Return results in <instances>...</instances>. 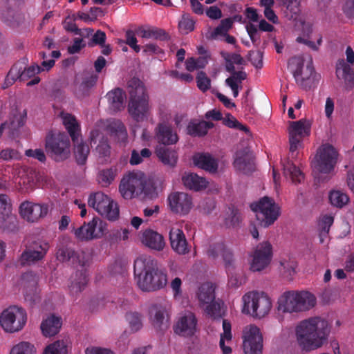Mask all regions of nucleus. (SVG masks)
I'll use <instances>...</instances> for the list:
<instances>
[{"mask_svg": "<svg viewBox=\"0 0 354 354\" xmlns=\"http://www.w3.org/2000/svg\"><path fill=\"white\" fill-rule=\"evenodd\" d=\"M330 330L328 321L323 318L315 317L305 319L296 328L298 344L306 351L320 348L327 340Z\"/></svg>", "mask_w": 354, "mask_h": 354, "instance_id": "obj_1", "label": "nucleus"}, {"mask_svg": "<svg viewBox=\"0 0 354 354\" xmlns=\"http://www.w3.org/2000/svg\"><path fill=\"white\" fill-rule=\"evenodd\" d=\"M156 266V261L151 257H140L135 260L134 274L142 291H155L166 286V273Z\"/></svg>", "mask_w": 354, "mask_h": 354, "instance_id": "obj_2", "label": "nucleus"}, {"mask_svg": "<svg viewBox=\"0 0 354 354\" xmlns=\"http://www.w3.org/2000/svg\"><path fill=\"white\" fill-rule=\"evenodd\" d=\"M128 91L130 95L129 112L135 120L142 121L149 111L146 88L140 79L133 77L128 82Z\"/></svg>", "mask_w": 354, "mask_h": 354, "instance_id": "obj_3", "label": "nucleus"}, {"mask_svg": "<svg viewBox=\"0 0 354 354\" xmlns=\"http://www.w3.org/2000/svg\"><path fill=\"white\" fill-rule=\"evenodd\" d=\"M315 297L308 291H287L278 299V308L283 313L308 310L315 306Z\"/></svg>", "mask_w": 354, "mask_h": 354, "instance_id": "obj_4", "label": "nucleus"}, {"mask_svg": "<svg viewBox=\"0 0 354 354\" xmlns=\"http://www.w3.org/2000/svg\"><path fill=\"white\" fill-rule=\"evenodd\" d=\"M302 57H293L288 61L297 84L304 89H310L314 83L316 73L313 67V58L308 56L304 65Z\"/></svg>", "mask_w": 354, "mask_h": 354, "instance_id": "obj_5", "label": "nucleus"}, {"mask_svg": "<svg viewBox=\"0 0 354 354\" xmlns=\"http://www.w3.org/2000/svg\"><path fill=\"white\" fill-rule=\"evenodd\" d=\"M70 147L69 138L64 132L50 131L46 137V151L56 162L63 161L68 158Z\"/></svg>", "mask_w": 354, "mask_h": 354, "instance_id": "obj_6", "label": "nucleus"}, {"mask_svg": "<svg viewBox=\"0 0 354 354\" xmlns=\"http://www.w3.org/2000/svg\"><path fill=\"white\" fill-rule=\"evenodd\" d=\"M251 209L256 213L261 226L267 227L272 225L280 216V207L274 199L264 196L258 202L251 203Z\"/></svg>", "mask_w": 354, "mask_h": 354, "instance_id": "obj_7", "label": "nucleus"}, {"mask_svg": "<svg viewBox=\"0 0 354 354\" xmlns=\"http://www.w3.org/2000/svg\"><path fill=\"white\" fill-rule=\"evenodd\" d=\"M243 312L252 316L261 318L270 311L272 303L264 292H250L243 297Z\"/></svg>", "mask_w": 354, "mask_h": 354, "instance_id": "obj_8", "label": "nucleus"}, {"mask_svg": "<svg viewBox=\"0 0 354 354\" xmlns=\"http://www.w3.org/2000/svg\"><path fill=\"white\" fill-rule=\"evenodd\" d=\"M88 205L109 221H114L119 218L117 203L102 192L91 193L88 198Z\"/></svg>", "mask_w": 354, "mask_h": 354, "instance_id": "obj_9", "label": "nucleus"}, {"mask_svg": "<svg viewBox=\"0 0 354 354\" xmlns=\"http://www.w3.org/2000/svg\"><path fill=\"white\" fill-rule=\"evenodd\" d=\"M27 322V313L24 308L18 306H11L3 310L0 315V325L10 333L19 332L23 329Z\"/></svg>", "mask_w": 354, "mask_h": 354, "instance_id": "obj_10", "label": "nucleus"}, {"mask_svg": "<svg viewBox=\"0 0 354 354\" xmlns=\"http://www.w3.org/2000/svg\"><path fill=\"white\" fill-rule=\"evenodd\" d=\"M338 153L335 149L326 145L320 147L313 162L314 169L319 173L330 174L337 162Z\"/></svg>", "mask_w": 354, "mask_h": 354, "instance_id": "obj_11", "label": "nucleus"}, {"mask_svg": "<svg viewBox=\"0 0 354 354\" xmlns=\"http://www.w3.org/2000/svg\"><path fill=\"white\" fill-rule=\"evenodd\" d=\"M106 229V223L100 218L94 217L91 221L84 224L75 230V237L80 241H91L103 236Z\"/></svg>", "mask_w": 354, "mask_h": 354, "instance_id": "obj_12", "label": "nucleus"}, {"mask_svg": "<svg viewBox=\"0 0 354 354\" xmlns=\"http://www.w3.org/2000/svg\"><path fill=\"white\" fill-rule=\"evenodd\" d=\"M346 60L339 59L336 64V76L344 82L345 87L350 91L354 87V71L351 64H354V51L351 46L346 50Z\"/></svg>", "mask_w": 354, "mask_h": 354, "instance_id": "obj_13", "label": "nucleus"}, {"mask_svg": "<svg viewBox=\"0 0 354 354\" xmlns=\"http://www.w3.org/2000/svg\"><path fill=\"white\" fill-rule=\"evenodd\" d=\"M167 203L171 212L180 216L189 214L193 207L192 197L185 192L171 193L167 197Z\"/></svg>", "mask_w": 354, "mask_h": 354, "instance_id": "obj_14", "label": "nucleus"}, {"mask_svg": "<svg viewBox=\"0 0 354 354\" xmlns=\"http://www.w3.org/2000/svg\"><path fill=\"white\" fill-rule=\"evenodd\" d=\"M243 338L245 354H262L263 337L257 326L250 325L245 327Z\"/></svg>", "mask_w": 354, "mask_h": 354, "instance_id": "obj_15", "label": "nucleus"}, {"mask_svg": "<svg viewBox=\"0 0 354 354\" xmlns=\"http://www.w3.org/2000/svg\"><path fill=\"white\" fill-rule=\"evenodd\" d=\"M143 173L129 172L124 176L119 185V191L125 199H131L135 196L138 191L143 189Z\"/></svg>", "mask_w": 354, "mask_h": 354, "instance_id": "obj_16", "label": "nucleus"}, {"mask_svg": "<svg viewBox=\"0 0 354 354\" xmlns=\"http://www.w3.org/2000/svg\"><path fill=\"white\" fill-rule=\"evenodd\" d=\"M290 151L292 154L295 152L306 136L310 133V125L305 120L290 122L288 128Z\"/></svg>", "mask_w": 354, "mask_h": 354, "instance_id": "obj_17", "label": "nucleus"}, {"mask_svg": "<svg viewBox=\"0 0 354 354\" xmlns=\"http://www.w3.org/2000/svg\"><path fill=\"white\" fill-rule=\"evenodd\" d=\"M272 245L268 241H264L256 247L250 263L252 271H261L270 264L272 257Z\"/></svg>", "mask_w": 354, "mask_h": 354, "instance_id": "obj_18", "label": "nucleus"}, {"mask_svg": "<svg viewBox=\"0 0 354 354\" xmlns=\"http://www.w3.org/2000/svg\"><path fill=\"white\" fill-rule=\"evenodd\" d=\"M48 211L47 205L32 203L29 201L23 202L19 206L21 216L28 222H36L45 216Z\"/></svg>", "mask_w": 354, "mask_h": 354, "instance_id": "obj_19", "label": "nucleus"}, {"mask_svg": "<svg viewBox=\"0 0 354 354\" xmlns=\"http://www.w3.org/2000/svg\"><path fill=\"white\" fill-rule=\"evenodd\" d=\"M57 257L62 261H71L73 264H77L84 268L88 264L90 256L84 252H77L74 249L62 246L57 252Z\"/></svg>", "mask_w": 354, "mask_h": 354, "instance_id": "obj_20", "label": "nucleus"}, {"mask_svg": "<svg viewBox=\"0 0 354 354\" xmlns=\"http://www.w3.org/2000/svg\"><path fill=\"white\" fill-rule=\"evenodd\" d=\"M197 319L194 313L189 312L180 317L174 327L175 333L183 337L194 335L196 330Z\"/></svg>", "mask_w": 354, "mask_h": 354, "instance_id": "obj_21", "label": "nucleus"}, {"mask_svg": "<svg viewBox=\"0 0 354 354\" xmlns=\"http://www.w3.org/2000/svg\"><path fill=\"white\" fill-rule=\"evenodd\" d=\"M234 167L245 174H250L255 170L252 153L248 149L239 150L235 153Z\"/></svg>", "mask_w": 354, "mask_h": 354, "instance_id": "obj_22", "label": "nucleus"}, {"mask_svg": "<svg viewBox=\"0 0 354 354\" xmlns=\"http://www.w3.org/2000/svg\"><path fill=\"white\" fill-rule=\"evenodd\" d=\"M142 243L151 250L161 251L165 246L163 236L151 229L145 230L142 234Z\"/></svg>", "mask_w": 354, "mask_h": 354, "instance_id": "obj_23", "label": "nucleus"}, {"mask_svg": "<svg viewBox=\"0 0 354 354\" xmlns=\"http://www.w3.org/2000/svg\"><path fill=\"white\" fill-rule=\"evenodd\" d=\"M171 248L179 254L189 252L187 242L183 231L179 228H171L169 232Z\"/></svg>", "mask_w": 354, "mask_h": 354, "instance_id": "obj_24", "label": "nucleus"}, {"mask_svg": "<svg viewBox=\"0 0 354 354\" xmlns=\"http://www.w3.org/2000/svg\"><path fill=\"white\" fill-rule=\"evenodd\" d=\"M149 313L155 327L160 330L168 328L169 316L165 306L161 304H154L150 308Z\"/></svg>", "mask_w": 354, "mask_h": 354, "instance_id": "obj_25", "label": "nucleus"}, {"mask_svg": "<svg viewBox=\"0 0 354 354\" xmlns=\"http://www.w3.org/2000/svg\"><path fill=\"white\" fill-rule=\"evenodd\" d=\"M156 137L158 142L164 145H171L177 142L178 137L174 132L170 125L166 123H160L156 128Z\"/></svg>", "mask_w": 354, "mask_h": 354, "instance_id": "obj_26", "label": "nucleus"}, {"mask_svg": "<svg viewBox=\"0 0 354 354\" xmlns=\"http://www.w3.org/2000/svg\"><path fill=\"white\" fill-rule=\"evenodd\" d=\"M193 162L196 167L209 173H216L218 169V161L209 153H198L193 156Z\"/></svg>", "mask_w": 354, "mask_h": 354, "instance_id": "obj_27", "label": "nucleus"}, {"mask_svg": "<svg viewBox=\"0 0 354 354\" xmlns=\"http://www.w3.org/2000/svg\"><path fill=\"white\" fill-rule=\"evenodd\" d=\"M62 325L60 317L50 315L44 319L41 324V330L45 337H52L59 332Z\"/></svg>", "mask_w": 354, "mask_h": 354, "instance_id": "obj_28", "label": "nucleus"}, {"mask_svg": "<svg viewBox=\"0 0 354 354\" xmlns=\"http://www.w3.org/2000/svg\"><path fill=\"white\" fill-rule=\"evenodd\" d=\"M214 127L211 122L204 120L198 121L192 120L187 126V133L192 137H203L205 136L208 130Z\"/></svg>", "mask_w": 354, "mask_h": 354, "instance_id": "obj_29", "label": "nucleus"}, {"mask_svg": "<svg viewBox=\"0 0 354 354\" xmlns=\"http://www.w3.org/2000/svg\"><path fill=\"white\" fill-rule=\"evenodd\" d=\"M182 181L186 188L196 192L205 189L208 184V182L205 178L201 177L194 173L183 176Z\"/></svg>", "mask_w": 354, "mask_h": 354, "instance_id": "obj_30", "label": "nucleus"}, {"mask_svg": "<svg viewBox=\"0 0 354 354\" xmlns=\"http://www.w3.org/2000/svg\"><path fill=\"white\" fill-rule=\"evenodd\" d=\"M156 153L158 159L165 165L169 166V167L176 166L178 160L176 151L165 146H160L156 148Z\"/></svg>", "mask_w": 354, "mask_h": 354, "instance_id": "obj_31", "label": "nucleus"}, {"mask_svg": "<svg viewBox=\"0 0 354 354\" xmlns=\"http://www.w3.org/2000/svg\"><path fill=\"white\" fill-rule=\"evenodd\" d=\"M242 220L240 211L232 205L224 214L223 225L227 228H237L240 227Z\"/></svg>", "mask_w": 354, "mask_h": 354, "instance_id": "obj_32", "label": "nucleus"}, {"mask_svg": "<svg viewBox=\"0 0 354 354\" xmlns=\"http://www.w3.org/2000/svg\"><path fill=\"white\" fill-rule=\"evenodd\" d=\"M44 250L41 251L33 250L28 245L20 256V263L22 266H31L41 261L44 257Z\"/></svg>", "mask_w": 354, "mask_h": 354, "instance_id": "obj_33", "label": "nucleus"}, {"mask_svg": "<svg viewBox=\"0 0 354 354\" xmlns=\"http://www.w3.org/2000/svg\"><path fill=\"white\" fill-rule=\"evenodd\" d=\"M91 144H96L97 140L99 143L95 147L97 152L101 156H107L110 153V146L106 139L104 138L99 130L95 129L91 132Z\"/></svg>", "mask_w": 354, "mask_h": 354, "instance_id": "obj_34", "label": "nucleus"}, {"mask_svg": "<svg viewBox=\"0 0 354 354\" xmlns=\"http://www.w3.org/2000/svg\"><path fill=\"white\" fill-rule=\"evenodd\" d=\"M110 108L113 111H118L124 106L125 93L121 88H117L106 94Z\"/></svg>", "mask_w": 354, "mask_h": 354, "instance_id": "obj_35", "label": "nucleus"}, {"mask_svg": "<svg viewBox=\"0 0 354 354\" xmlns=\"http://www.w3.org/2000/svg\"><path fill=\"white\" fill-rule=\"evenodd\" d=\"M71 284L70 286V291L71 293H78L82 292L88 281L87 271L86 269L77 270L75 272V277H72Z\"/></svg>", "mask_w": 354, "mask_h": 354, "instance_id": "obj_36", "label": "nucleus"}, {"mask_svg": "<svg viewBox=\"0 0 354 354\" xmlns=\"http://www.w3.org/2000/svg\"><path fill=\"white\" fill-rule=\"evenodd\" d=\"M136 33L138 37L142 38H153L162 41L167 40L168 39L167 33L164 30L158 28L147 29L143 26H140L136 30Z\"/></svg>", "mask_w": 354, "mask_h": 354, "instance_id": "obj_37", "label": "nucleus"}, {"mask_svg": "<svg viewBox=\"0 0 354 354\" xmlns=\"http://www.w3.org/2000/svg\"><path fill=\"white\" fill-rule=\"evenodd\" d=\"M197 295L201 305L207 304L215 299V287L211 283H203L199 287Z\"/></svg>", "mask_w": 354, "mask_h": 354, "instance_id": "obj_38", "label": "nucleus"}, {"mask_svg": "<svg viewBox=\"0 0 354 354\" xmlns=\"http://www.w3.org/2000/svg\"><path fill=\"white\" fill-rule=\"evenodd\" d=\"M283 174L294 183H299L304 179V174L291 161L287 160L283 164Z\"/></svg>", "mask_w": 354, "mask_h": 354, "instance_id": "obj_39", "label": "nucleus"}, {"mask_svg": "<svg viewBox=\"0 0 354 354\" xmlns=\"http://www.w3.org/2000/svg\"><path fill=\"white\" fill-rule=\"evenodd\" d=\"M64 124L73 143H75L79 138L80 131V127L76 119L74 116L67 114L64 118Z\"/></svg>", "mask_w": 354, "mask_h": 354, "instance_id": "obj_40", "label": "nucleus"}, {"mask_svg": "<svg viewBox=\"0 0 354 354\" xmlns=\"http://www.w3.org/2000/svg\"><path fill=\"white\" fill-rule=\"evenodd\" d=\"M221 55L226 62V71L231 74L229 77H232L234 80H238L240 84H242V82L247 78V73L243 71H235L234 64L230 59V53L222 52Z\"/></svg>", "mask_w": 354, "mask_h": 354, "instance_id": "obj_41", "label": "nucleus"}, {"mask_svg": "<svg viewBox=\"0 0 354 354\" xmlns=\"http://www.w3.org/2000/svg\"><path fill=\"white\" fill-rule=\"evenodd\" d=\"M12 212V205L10 199L7 194H0V218L6 221L9 219L12 221L15 219L11 214Z\"/></svg>", "mask_w": 354, "mask_h": 354, "instance_id": "obj_42", "label": "nucleus"}, {"mask_svg": "<svg viewBox=\"0 0 354 354\" xmlns=\"http://www.w3.org/2000/svg\"><path fill=\"white\" fill-rule=\"evenodd\" d=\"M74 153L77 163L81 165H84L90 152L88 145L82 142H79L77 140V141L74 143Z\"/></svg>", "mask_w": 354, "mask_h": 354, "instance_id": "obj_43", "label": "nucleus"}, {"mask_svg": "<svg viewBox=\"0 0 354 354\" xmlns=\"http://www.w3.org/2000/svg\"><path fill=\"white\" fill-rule=\"evenodd\" d=\"M205 312L214 319H220L224 316V311L223 310V302L220 300H216L206 304Z\"/></svg>", "mask_w": 354, "mask_h": 354, "instance_id": "obj_44", "label": "nucleus"}, {"mask_svg": "<svg viewBox=\"0 0 354 354\" xmlns=\"http://www.w3.org/2000/svg\"><path fill=\"white\" fill-rule=\"evenodd\" d=\"M24 64L23 62H17L12 66L6 78V87L12 85L17 80L22 81Z\"/></svg>", "mask_w": 354, "mask_h": 354, "instance_id": "obj_45", "label": "nucleus"}, {"mask_svg": "<svg viewBox=\"0 0 354 354\" xmlns=\"http://www.w3.org/2000/svg\"><path fill=\"white\" fill-rule=\"evenodd\" d=\"M334 222V217L331 215H324L319 222V241L321 243L324 242L325 238L327 237L330 228Z\"/></svg>", "mask_w": 354, "mask_h": 354, "instance_id": "obj_46", "label": "nucleus"}, {"mask_svg": "<svg viewBox=\"0 0 354 354\" xmlns=\"http://www.w3.org/2000/svg\"><path fill=\"white\" fill-rule=\"evenodd\" d=\"M328 198L330 204L338 208H342L349 201L348 195L339 190L330 191Z\"/></svg>", "mask_w": 354, "mask_h": 354, "instance_id": "obj_47", "label": "nucleus"}, {"mask_svg": "<svg viewBox=\"0 0 354 354\" xmlns=\"http://www.w3.org/2000/svg\"><path fill=\"white\" fill-rule=\"evenodd\" d=\"M118 169L115 167L101 170L97 175V180L103 187H108L115 179Z\"/></svg>", "mask_w": 354, "mask_h": 354, "instance_id": "obj_48", "label": "nucleus"}, {"mask_svg": "<svg viewBox=\"0 0 354 354\" xmlns=\"http://www.w3.org/2000/svg\"><path fill=\"white\" fill-rule=\"evenodd\" d=\"M107 130L111 135L117 136L118 139L125 140L127 136L126 128L120 120H114L107 126Z\"/></svg>", "mask_w": 354, "mask_h": 354, "instance_id": "obj_49", "label": "nucleus"}, {"mask_svg": "<svg viewBox=\"0 0 354 354\" xmlns=\"http://www.w3.org/2000/svg\"><path fill=\"white\" fill-rule=\"evenodd\" d=\"M97 80V76L96 75H92L85 78L80 85L79 91L82 92V93L78 94L79 97H82L88 95L89 90L95 85Z\"/></svg>", "mask_w": 354, "mask_h": 354, "instance_id": "obj_50", "label": "nucleus"}, {"mask_svg": "<svg viewBox=\"0 0 354 354\" xmlns=\"http://www.w3.org/2000/svg\"><path fill=\"white\" fill-rule=\"evenodd\" d=\"M126 319L129 322L131 330L133 332L138 331L142 326L141 315L138 313H127L126 314Z\"/></svg>", "mask_w": 354, "mask_h": 354, "instance_id": "obj_51", "label": "nucleus"}, {"mask_svg": "<svg viewBox=\"0 0 354 354\" xmlns=\"http://www.w3.org/2000/svg\"><path fill=\"white\" fill-rule=\"evenodd\" d=\"M35 349L33 345L26 342H21L14 346L10 354H35Z\"/></svg>", "mask_w": 354, "mask_h": 354, "instance_id": "obj_52", "label": "nucleus"}, {"mask_svg": "<svg viewBox=\"0 0 354 354\" xmlns=\"http://www.w3.org/2000/svg\"><path fill=\"white\" fill-rule=\"evenodd\" d=\"M194 21L187 15H183L178 23V28L183 34H187L194 29Z\"/></svg>", "mask_w": 354, "mask_h": 354, "instance_id": "obj_53", "label": "nucleus"}, {"mask_svg": "<svg viewBox=\"0 0 354 354\" xmlns=\"http://www.w3.org/2000/svg\"><path fill=\"white\" fill-rule=\"evenodd\" d=\"M27 112L24 110L22 113H14L12 118L10 119V128L17 130L23 127L26 122Z\"/></svg>", "mask_w": 354, "mask_h": 354, "instance_id": "obj_54", "label": "nucleus"}, {"mask_svg": "<svg viewBox=\"0 0 354 354\" xmlns=\"http://www.w3.org/2000/svg\"><path fill=\"white\" fill-rule=\"evenodd\" d=\"M198 88L203 92L207 91L211 85V80L203 71H199L196 76Z\"/></svg>", "mask_w": 354, "mask_h": 354, "instance_id": "obj_55", "label": "nucleus"}, {"mask_svg": "<svg viewBox=\"0 0 354 354\" xmlns=\"http://www.w3.org/2000/svg\"><path fill=\"white\" fill-rule=\"evenodd\" d=\"M216 207V201L214 198L212 197H207L203 198L198 205V208L200 211L203 212L204 214H209L212 212V211Z\"/></svg>", "mask_w": 354, "mask_h": 354, "instance_id": "obj_56", "label": "nucleus"}, {"mask_svg": "<svg viewBox=\"0 0 354 354\" xmlns=\"http://www.w3.org/2000/svg\"><path fill=\"white\" fill-rule=\"evenodd\" d=\"M248 59L257 68L263 67V53L260 50H250L248 53Z\"/></svg>", "mask_w": 354, "mask_h": 354, "instance_id": "obj_57", "label": "nucleus"}, {"mask_svg": "<svg viewBox=\"0 0 354 354\" xmlns=\"http://www.w3.org/2000/svg\"><path fill=\"white\" fill-rule=\"evenodd\" d=\"M42 69L37 64H33L30 66L26 68L24 66L22 73V82L27 81L28 79L35 76L41 72Z\"/></svg>", "mask_w": 354, "mask_h": 354, "instance_id": "obj_58", "label": "nucleus"}, {"mask_svg": "<svg viewBox=\"0 0 354 354\" xmlns=\"http://www.w3.org/2000/svg\"><path fill=\"white\" fill-rule=\"evenodd\" d=\"M224 243L223 242L215 243L211 244L207 250V255L213 259L221 256L222 250H224Z\"/></svg>", "mask_w": 354, "mask_h": 354, "instance_id": "obj_59", "label": "nucleus"}, {"mask_svg": "<svg viewBox=\"0 0 354 354\" xmlns=\"http://www.w3.org/2000/svg\"><path fill=\"white\" fill-rule=\"evenodd\" d=\"M29 248L32 249L33 250L41 251V250H44V256L46 255L48 250H49V243L44 240L38 239L37 241H34L31 242L28 245Z\"/></svg>", "mask_w": 354, "mask_h": 354, "instance_id": "obj_60", "label": "nucleus"}, {"mask_svg": "<svg viewBox=\"0 0 354 354\" xmlns=\"http://www.w3.org/2000/svg\"><path fill=\"white\" fill-rule=\"evenodd\" d=\"M106 39V36L104 32L98 30L97 32L93 35L92 37L91 42L88 44L90 46H93V45H100L102 46L105 44Z\"/></svg>", "mask_w": 354, "mask_h": 354, "instance_id": "obj_61", "label": "nucleus"}, {"mask_svg": "<svg viewBox=\"0 0 354 354\" xmlns=\"http://www.w3.org/2000/svg\"><path fill=\"white\" fill-rule=\"evenodd\" d=\"M225 84L229 86L234 97H238L239 89L242 88L241 84L238 80H234L232 77H227L225 81Z\"/></svg>", "mask_w": 354, "mask_h": 354, "instance_id": "obj_62", "label": "nucleus"}, {"mask_svg": "<svg viewBox=\"0 0 354 354\" xmlns=\"http://www.w3.org/2000/svg\"><path fill=\"white\" fill-rule=\"evenodd\" d=\"M25 154L28 157H32L41 162L46 161V155L44 151L41 149H28L26 151Z\"/></svg>", "mask_w": 354, "mask_h": 354, "instance_id": "obj_63", "label": "nucleus"}, {"mask_svg": "<svg viewBox=\"0 0 354 354\" xmlns=\"http://www.w3.org/2000/svg\"><path fill=\"white\" fill-rule=\"evenodd\" d=\"M18 156L17 151L10 148H6L0 151V158L5 161L17 159L18 158Z\"/></svg>", "mask_w": 354, "mask_h": 354, "instance_id": "obj_64", "label": "nucleus"}]
</instances>
